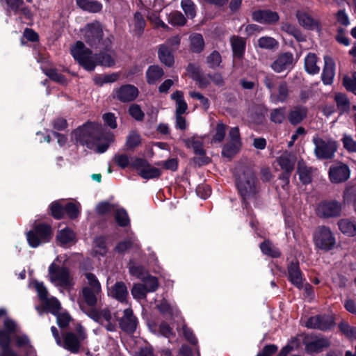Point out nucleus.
Listing matches in <instances>:
<instances>
[{
  "label": "nucleus",
  "mask_w": 356,
  "mask_h": 356,
  "mask_svg": "<svg viewBox=\"0 0 356 356\" xmlns=\"http://www.w3.org/2000/svg\"><path fill=\"white\" fill-rule=\"evenodd\" d=\"M188 147L192 148L194 152L198 155H204L203 138L199 136H193L185 140Z\"/></svg>",
  "instance_id": "nucleus-39"
},
{
  "label": "nucleus",
  "mask_w": 356,
  "mask_h": 356,
  "mask_svg": "<svg viewBox=\"0 0 356 356\" xmlns=\"http://www.w3.org/2000/svg\"><path fill=\"white\" fill-rule=\"evenodd\" d=\"M191 49L195 52H200L204 47V42L201 34L195 33L190 37Z\"/></svg>",
  "instance_id": "nucleus-49"
},
{
  "label": "nucleus",
  "mask_w": 356,
  "mask_h": 356,
  "mask_svg": "<svg viewBox=\"0 0 356 356\" xmlns=\"http://www.w3.org/2000/svg\"><path fill=\"white\" fill-rule=\"evenodd\" d=\"M11 334L6 332L4 330H0V346L2 349V353L0 356H17L10 347Z\"/></svg>",
  "instance_id": "nucleus-24"
},
{
  "label": "nucleus",
  "mask_w": 356,
  "mask_h": 356,
  "mask_svg": "<svg viewBox=\"0 0 356 356\" xmlns=\"http://www.w3.org/2000/svg\"><path fill=\"white\" fill-rule=\"evenodd\" d=\"M241 147L239 129L237 127H232L229 131L228 141L222 147V155L231 159L239 152Z\"/></svg>",
  "instance_id": "nucleus-10"
},
{
  "label": "nucleus",
  "mask_w": 356,
  "mask_h": 356,
  "mask_svg": "<svg viewBox=\"0 0 356 356\" xmlns=\"http://www.w3.org/2000/svg\"><path fill=\"white\" fill-rule=\"evenodd\" d=\"M138 95V90L132 85H124L114 90V97L123 102L134 100Z\"/></svg>",
  "instance_id": "nucleus-15"
},
{
  "label": "nucleus",
  "mask_w": 356,
  "mask_h": 356,
  "mask_svg": "<svg viewBox=\"0 0 356 356\" xmlns=\"http://www.w3.org/2000/svg\"><path fill=\"white\" fill-rule=\"evenodd\" d=\"M167 20L169 24L175 26H183L186 23V19L179 11H172L167 16Z\"/></svg>",
  "instance_id": "nucleus-41"
},
{
  "label": "nucleus",
  "mask_w": 356,
  "mask_h": 356,
  "mask_svg": "<svg viewBox=\"0 0 356 356\" xmlns=\"http://www.w3.org/2000/svg\"><path fill=\"white\" fill-rule=\"evenodd\" d=\"M72 138L76 143L86 145L97 153L105 152L114 140L112 133H103L101 124L91 122L76 129L72 133Z\"/></svg>",
  "instance_id": "nucleus-1"
},
{
  "label": "nucleus",
  "mask_w": 356,
  "mask_h": 356,
  "mask_svg": "<svg viewBox=\"0 0 356 356\" xmlns=\"http://www.w3.org/2000/svg\"><path fill=\"white\" fill-rule=\"evenodd\" d=\"M254 21L261 24H274L278 22L280 17L276 12L270 10H258L252 13Z\"/></svg>",
  "instance_id": "nucleus-20"
},
{
  "label": "nucleus",
  "mask_w": 356,
  "mask_h": 356,
  "mask_svg": "<svg viewBox=\"0 0 356 356\" xmlns=\"http://www.w3.org/2000/svg\"><path fill=\"white\" fill-rule=\"evenodd\" d=\"M289 95L288 85L286 82H281L277 88V91H274L270 94V99L275 103H282L287 100Z\"/></svg>",
  "instance_id": "nucleus-26"
},
{
  "label": "nucleus",
  "mask_w": 356,
  "mask_h": 356,
  "mask_svg": "<svg viewBox=\"0 0 356 356\" xmlns=\"http://www.w3.org/2000/svg\"><path fill=\"white\" fill-rule=\"evenodd\" d=\"M88 316L99 323L108 332H114L117 328V316L113 315L108 308L92 309L86 313Z\"/></svg>",
  "instance_id": "nucleus-5"
},
{
  "label": "nucleus",
  "mask_w": 356,
  "mask_h": 356,
  "mask_svg": "<svg viewBox=\"0 0 356 356\" xmlns=\"http://www.w3.org/2000/svg\"><path fill=\"white\" fill-rule=\"evenodd\" d=\"M118 74L112 73L109 74H102L95 76L94 81L97 85L102 86L105 83H113L117 81Z\"/></svg>",
  "instance_id": "nucleus-51"
},
{
  "label": "nucleus",
  "mask_w": 356,
  "mask_h": 356,
  "mask_svg": "<svg viewBox=\"0 0 356 356\" xmlns=\"http://www.w3.org/2000/svg\"><path fill=\"white\" fill-rule=\"evenodd\" d=\"M334 99L336 101L338 108L341 112L346 111L350 108V102L344 94H337L335 95Z\"/></svg>",
  "instance_id": "nucleus-53"
},
{
  "label": "nucleus",
  "mask_w": 356,
  "mask_h": 356,
  "mask_svg": "<svg viewBox=\"0 0 356 356\" xmlns=\"http://www.w3.org/2000/svg\"><path fill=\"white\" fill-rule=\"evenodd\" d=\"M51 238V229L50 226L47 225L40 224L34 229L30 230L26 233L28 243L33 248L48 243Z\"/></svg>",
  "instance_id": "nucleus-6"
},
{
  "label": "nucleus",
  "mask_w": 356,
  "mask_h": 356,
  "mask_svg": "<svg viewBox=\"0 0 356 356\" xmlns=\"http://www.w3.org/2000/svg\"><path fill=\"white\" fill-rule=\"evenodd\" d=\"M171 98L176 102V114L184 113L187 108L188 105L184 99V94L180 90H176L171 95Z\"/></svg>",
  "instance_id": "nucleus-38"
},
{
  "label": "nucleus",
  "mask_w": 356,
  "mask_h": 356,
  "mask_svg": "<svg viewBox=\"0 0 356 356\" xmlns=\"http://www.w3.org/2000/svg\"><path fill=\"white\" fill-rule=\"evenodd\" d=\"M307 109L302 106L294 107L289 114V120L291 124L296 125L300 123L306 117Z\"/></svg>",
  "instance_id": "nucleus-30"
},
{
  "label": "nucleus",
  "mask_w": 356,
  "mask_h": 356,
  "mask_svg": "<svg viewBox=\"0 0 356 356\" xmlns=\"http://www.w3.org/2000/svg\"><path fill=\"white\" fill-rule=\"evenodd\" d=\"M115 219L117 223L121 227H125L129 224L128 214L124 209H116Z\"/></svg>",
  "instance_id": "nucleus-52"
},
{
  "label": "nucleus",
  "mask_w": 356,
  "mask_h": 356,
  "mask_svg": "<svg viewBox=\"0 0 356 356\" xmlns=\"http://www.w3.org/2000/svg\"><path fill=\"white\" fill-rule=\"evenodd\" d=\"M140 143V137L138 134L131 131L127 136L126 145L127 148L132 149L138 146Z\"/></svg>",
  "instance_id": "nucleus-62"
},
{
  "label": "nucleus",
  "mask_w": 356,
  "mask_h": 356,
  "mask_svg": "<svg viewBox=\"0 0 356 356\" xmlns=\"http://www.w3.org/2000/svg\"><path fill=\"white\" fill-rule=\"evenodd\" d=\"M181 7L188 18L193 19L196 15V6L192 0H181Z\"/></svg>",
  "instance_id": "nucleus-46"
},
{
  "label": "nucleus",
  "mask_w": 356,
  "mask_h": 356,
  "mask_svg": "<svg viewBox=\"0 0 356 356\" xmlns=\"http://www.w3.org/2000/svg\"><path fill=\"white\" fill-rule=\"evenodd\" d=\"M296 159L293 155L284 152L277 159V163L282 170L290 173L294 168Z\"/></svg>",
  "instance_id": "nucleus-29"
},
{
  "label": "nucleus",
  "mask_w": 356,
  "mask_h": 356,
  "mask_svg": "<svg viewBox=\"0 0 356 356\" xmlns=\"http://www.w3.org/2000/svg\"><path fill=\"white\" fill-rule=\"evenodd\" d=\"M329 346L330 342L328 339L325 338H316L306 344V350L309 353H318Z\"/></svg>",
  "instance_id": "nucleus-34"
},
{
  "label": "nucleus",
  "mask_w": 356,
  "mask_h": 356,
  "mask_svg": "<svg viewBox=\"0 0 356 356\" xmlns=\"http://www.w3.org/2000/svg\"><path fill=\"white\" fill-rule=\"evenodd\" d=\"M231 44L234 56L241 57L245 51V42L244 39L238 37H232Z\"/></svg>",
  "instance_id": "nucleus-42"
},
{
  "label": "nucleus",
  "mask_w": 356,
  "mask_h": 356,
  "mask_svg": "<svg viewBox=\"0 0 356 356\" xmlns=\"http://www.w3.org/2000/svg\"><path fill=\"white\" fill-rule=\"evenodd\" d=\"M314 242L318 249L327 251L334 247L336 239L329 227L321 226L316 229L314 234Z\"/></svg>",
  "instance_id": "nucleus-8"
},
{
  "label": "nucleus",
  "mask_w": 356,
  "mask_h": 356,
  "mask_svg": "<svg viewBox=\"0 0 356 356\" xmlns=\"http://www.w3.org/2000/svg\"><path fill=\"white\" fill-rule=\"evenodd\" d=\"M56 240L62 246L71 245L76 242V234L72 229L66 227L58 232Z\"/></svg>",
  "instance_id": "nucleus-25"
},
{
  "label": "nucleus",
  "mask_w": 356,
  "mask_h": 356,
  "mask_svg": "<svg viewBox=\"0 0 356 356\" xmlns=\"http://www.w3.org/2000/svg\"><path fill=\"white\" fill-rule=\"evenodd\" d=\"M73 58L88 71H92L97 64L111 67L115 64L114 58L108 54H93L81 41H77L71 48Z\"/></svg>",
  "instance_id": "nucleus-2"
},
{
  "label": "nucleus",
  "mask_w": 356,
  "mask_h": 356,
  "mask_svg": "<svg viewBox=\"0 0 356 356\" xmlns=\"http://www.w3.org/2000/svg\"><path fill=\"white\" fill-rule=\"evenodd\" d=\"M164 74L163 69L158 65L149 66L146 72L147 81L149 84H154Z\"/></svg>",
  "instance_id": "nucleus-36"
},
{
  "label": "nucleus",
  "mask_w": 356,
  "mask_h": 356,
  "mask_svg": "<svg viewBox=\"0 0 356 356\" xmlns=\"http://www.w3.org/2000/svg\"><path fill=\"white\" fill-rule=\"evenodd\" d=\"M146 26V22L143 15L136 12L129 24V32L134 36L140 37Z\"/></svg>",
  "instance_id": "nucleus-18"
},
{
  "label": "nucleus",
  "mask_w": 356,
  "mask_h": 356,
  "mask_svg": "<svg viewBox=\"0 0 356 356\" xmlns=\"http://www.w3.org/2000/svg\"><path fill=\"white\" fill-rule=\"evenodd\" d=\"M312 141L315 145L314 154L318 159H332L337 151V143L330 139L323 140L316 136L313 138Z\"/></svg>",
  "instance_id": "nucleus-7"
},
{
  "label": "nucleus",
  "mask_w": 356,
  "mask_h": 356,
  "mask_svg": "<svg viewBox=\"0 0 356 356\" xmlns=\"http://www.w3.org/2000/svg\"><path fill=\"white\" fill-rule=\"evenodd\" d=\"M207 63L209 67L216 68L219 66L221 63L220 54L216 51H213L207 58Z\"/></svg>",
  "instance_id": "nucleus-61"
},
{
  "label": "nucleus",
  "mask_w": 356,
  "mask_h": 356,
  "mask_svg": "<svg viewBox=\"0 0 356 356\" xmlns=\"http://www.w3.org/2000/svg\"><path fill=\"white\" fill-rule=\"evenodd\" d=\"M350 171L346 164L339 163L330 166L329 178L332 183L338 184L346 181L350 177Z\"/></svg>",
  "instance_id": "nucleus-13"
},
{
  "label": "nucleus",
  "mask_w": 356,
  "mask_h": 356,
  "mask_svg": "<svg viewBox=\"0 0 356 356\" xmlns=\"http://www.w3.org/2000/svg\"><path fill=\"white\" fill-rule=\"evenodd\" d=\"M80 343L81 341L74 333L67 332L64 337V341L61 346L72 353H76L79 350Z\"/></svg>",
  "instance_id": "nucleus-27"
},
{
  "label": "nucleus",
  "mask_w": 356,
  "mask_h": 356,
  "mask_svg": "<svg viewBox=\"0 0 356 356\" xmlns=\"http://www.w3.org/2000/svg\"><path fill=\"white\" fill-rule=\"evenodd\" d=\"M338 227L340 231L348 236L356 235V221L350 219H341L338 222Z\"/></svg>",
  "instance_id": "nucleus-31"
},
{
  "label": "nucleus",
  "mask_w": 356,
  "mask_h": 356,
  "mask_svg": "<svg viewBox=\"0 0 356 356\" xmlns=\"http://www.w3.org/2000/svg\"><path fill=\"white\" fill-rule=\"evenodd\" d=\"M147 18L155 28L168 29V25L161 19L159 14L156 11L148 12Z\"/></svg>",
  "instance_id": "nucleus-50"
},
{
  "label": "nucleus",
  "mask_w": 356,
  "mask_h": 356,
  "mask_svg": "<svg viewBox=\"0 0 356 356\" xmlns=\"http://www.w3.org/2000/svg\"><path fill=\"white\" fill-rule=\"evenodd\" d=\"M81 293L84 302L88 305L93 307L97 305L98 297L102 291L95 292V289L90 287H83Z\"/></svg>",
  "instance_id": "nucleus-35"
},
{
  "label": "nucleus",
  "mask_w": 356,
  "mask_h": 356,
  "mask_svg": "<svg viewBox=\"0 0 356 356\" xmlns=\"http://www.w3.org/2000/svg\"><path fill=\"white\" fill-rule=\"evenodd\" d=\"M131 293L134 299L141 300L146 298L147 293L149 292L143 284H134Z\"/></svg>",
  "instance_id": "nucleus-48"
},
{
  "label": "nucleus",
  "mask_w": 356,
  "mask_h": 356,
  "mask_svg": "<svg viewBox=\"0 0 356 356\" xmlns=\"http://www.w3.org/2000/svg\"><path fill=\"white\" fill-rule=\"evenodd\" d=\"M77 6L89 13H98L102 9V4L95 0H76Z\"/></svg>",
  "instance_id": "nucleus-32"
},
{
  "label": "nucleus",
  "mask_w": 356,
  "mask_h": 356,
  "mask_svg": "<svg viewBox=\"0 0 356 356\" xmlns=\"http://www.w3.org/2000/svg\"><path fill=\"white\" fill-rule=\"evenodd\" d=\"M84 276L86 282L83 287H90L92 289H95V292L102 291L101 283L95 275L90 272H86L84 273Z\"/></svg>",
  "instance_id": "nucleus-43"
},
{
  "label": "nucleus",
  "mask_w": 356,
  "mask_h": 356,
  "mask_svg": "<svg viewBox=\"0 0 356 356\" xmlns=\"http://www.w3.org/2000/svg\"><path fill=\"white\" fill-rule=\"evenodd\" d=\"M305 325L312 329L327 330L334 325V321L329 316H316L309 318Z\"/></svg>",
  "instance_id": "nucleus-14"
},
{
  "label": "nucleus",
  "mask_w": 356,
  "mask_h": 356,
  "mask_svg": "<svg viewBox=\"0 0 356 356\" xmlns=\"http://www.w3.org/2000/svg\"><path fill=\"white\" fill-rule=\"evenodd\" d=\"M342 142L343 147L349 152H356V141L348 134H343Z\"/></svg>",
  "instance_id": "nucleus-59"
},
{
  "label": "nucleus",
  "mask_w": 356,
  "mask_h": 356,
  "mask_svg": "<svg viewBox=\"0 0 356 356\" xmlns=\"http://www.w3.org/2000/svg\"><path fill=\"white\" fill-rule=\"evenodd\" d=\"M132 167L136 170L142 178L145 179L157 178L161 174L160 169L151 165L146 160L142 159L134 158Z\"/></svg>",
  "instance_id": "nucleus-11"
},
{
  "label": "nucleus",
  "mask_w": 356,
  "mask_h": 356,
  "mask_svg": "<svg viewBox=\"0 0 356 356\" xmlns=\"http://www.w3.org/2000/svg\"><path fill=\"white\" fill-rule=\"evenodd\" d=\"M286 108L280 107L274 108L270 111V119L275 124H281L286 118Z\"/></svg>",
  "instance_id": "nucleus-45"
},
{
  "label": "nucleus",
  "mask_w": 356,
  "mask_h": 356,
  "mask_svg": "<svg viewBox=\"0 0 356 356\" xmlns=\"http://www.w3.org/2000/svg\"><path fill=\"white\" fill-rule=\"evenodd\" d=\"M277 44V41L271 37H261L258 40V45L263 49H272Z\"/></svg>",
  "instance_id": "nucleus-63"
},
{
  "label": "nucleus",
  "mask_w": 356,
  "mask_h": 356,
  "mask_svg": "<svg viewBox=\"0 0 356 356\" xmlns=\"http://www.w3.org/2000/svg\"><path fill=\"white\" fill-rule=\"evenodd\" d=\"M110 278L106 282V290L108 296L115 299L120 302L127 303L129 292L126 284L122 282H117L113 285L109 286Z\"/></svg>",
  "instance_id": "nucleus-12"
},
{
  "label": "nucleus",
  "mask_w": 356,
  "mask_h": 356,
  "mask_svg": "<svg viewBox=\"0 0 356 356\" xmlns=\"http://www.w3.org/2000/svg\"><path fill=\"white\" fill-rule=\"evenodd\" d=\"M316 211L318 214L321 216L326 218L334 217L340 214L341 206L337 202H325L318 206Z\"/></svg>",
  "instance_id": "nucleus-17"
},
{
  "label": "nucleus",
  "mask_w": 356,
  "mask_h": 356,
  "mask_svg": "<svg viewBox=\"0 0 356 356\" xmlns=\"http://www.w3.org/2000/svg\"><path fill=\"white\" fill-rule=\"evenodd\" d=\"M282 29L294 36L298 40L300 41L303 40V37L301 33L293 25L289 23H283L282 24Z\"/></svg>",
  "instance_id": "nucleus-58"
},
{
  "label": "nucleus",
  "mask_w": 356,
  "mask_h": 356,
  "mask_svg": "<svg viewBox=\"0 0 356 356\" xmlns=\"http://www.w3.org/2000/svg\"><path fill=\"white\" fill-rule=\"evenodd\" d=\"M341 331L349 339L356 340V327H351L346 323L339 325Z\"/></svg>",
  "instance_id": "nucleus-60"
},
{
  "label": "nucleus",
  "mask_w": 356,
  "mask_h": 356,
  "mask_svg": "<svg viewBox=\"0 0 356 356\" xmlns=\"http://www.w3.org/2000/svg\"><path fill=\"white\" fill-rule=\"evenodd\" d=\"M226 134V125L222 122H218L213 129V134L211 138L212 143H221Z\"/></svg>",
  "instance_id": "nucleus-44"
},
{
  "label": "nucleus",
  "mask_w": 356,
  "mask_h": 356,
  "mask_svg": "<svg viewBox=\"0 0 356 356\" xmlns=\"http://www.w3.org/2000/svg\"><path fill=\"white\" fill-rule=\"evenodd\" d=\"M172 51L165 44H161L158 50V56L160 61L168 67H171L175 62Z\"/></svg>",
  "instance_id": "nucleus-28"
},
{
  "label": "nucleus",
  "mask_w": 356,
  "mask_h": 356,
  "mask_svg": "<svg viewBox=\"0 0 356 356\" xmlns=\"http://www.w3.org/2000/svg\"><path fill=\"white\" fill-rule=\"evenodd\" d=\"M114 161L119 167L121 168H125L129 165L132 166V162L134 161V159L130 160L129 157L127 154H122L115 155Z\"/></svg>",
  "instance_id": "nucleus-57"
},
{
  "label": "nucleus",
  "mask_w": 356,
  "mask_h": 356,
  "mask_svg": "<svg viewBox=\"0 0 356 356\" xmlns=\"http://www.w3.org/2000/svg\"><path fill=\"white\" fill-rule=\"evenodd\" d=\"M297 171L299 179L303 184H307L311 182L312 175L311 168H308L304 163L299 161Z\"/></svg>",
  "instance_id": "nucleus-40"
},
{
  "label": "nucleus",
  "mask_w": 356,
  "mask_h": 356,
  "mask_svg": "<svg viewBox=\"0 0 356 356\" xmlns=\"http://www.w3.org/2000/svg\"><path fill=\"white\" fill-rule=\"evenodd\" d=\"M236 186L245 204L253 201L259 191L257 180L250 169H245L237 175Z\"/></svg>",
  "instance_id": "nucleus-4"
},
{
  "label": "nucleus",
  "mask_w": 356,
  "mask_h": 356,
  "mask_svg": "<svg viewBox=\"0 0 356 356\" xmlns=\"http://www.w3.org/2000/svg\"><path fill=\"white\" fill-rule=\"evenodd\" d=\"M262 252L272 257H279L280 256V250L269 241H265L260 245Z\"/></svg>",
  "instance_id": "nucleus-47"
},
{
  "label": "nucleus",
  "mask_w": 356,
  "mask_h": 356,
  "mask_svg": "<svg viewBox=\"0 0 356 356\" xmlns=\"http://www.w3.org/2000/svg\"><path fill=\"white\" fill-rule=\"evenodd\" d=\"M16 347L22 349L26 356H37L35 348L31 343L30 339L25 334H15L13 337Z\"/></svg>",
  "instance_id": "nucleus-19"
},
{
  "label": "nucleus",
  "mask_w": 356,
  "mask_h": 356,
  "mask_svg": "<svg viewBox=\"0 0 356 356\" xmlns=\"http://www.w3.org/2000/svg\"><path fill=\"white\" fill-rule=\"evenodd\" d=\"M335 75V63L328 56H324V67L321 74L322 81L325 85H330Z\"/></svg>",
  "instance_id": "nucleus-21"
},
{
  "label": "nucleus",
  "mask_w": 356,
  "mask_h": 356,
  "mask_svg": "<svg viewBox=\"0 0 356 356\" xmlns=\"http://www.w3.org/2000/svg\"><path fill=\"white\" fill-rule=\"evenodd\" d=\"M293 63V55L290 53H284L273 62L271 68L277 73H280L292 68Z\"/></svg>",
  "instance_id": "nucleus-16"
},
{
  "label": "nucleus",
  "mask_w": 356,
  "mask_h": 356,
  "mask_svg": "<svg viewBox=\"0 0 356 356\" xmlns=\"http://www.w3.org/2000/svg\"><path fill=\"white\" fill-rule=\"evenodd\" d=\"M81 38L90 47H97L103 36V29L99 22H93L86 24L80 30Z\"/></svg>",
  "instance_id": "nucleus-9"
},
{
  "label": "nucleus",
  "mask_w": 356,
  "mask_h": 356,
  "mask_svg": "<svg viewBox=\"0 0 356 356\" xmlns=\"http://www.w3.org/2000/svg\"><path fill=\"white\" fill-rule=\"evenodd\" d=\"M288 273L289 280L293 285L299 289L302 287L303 279L298 263H291L288 266Z\"/></svg>",
  "instance_id": "nucleus-23"
},
{
  "label": "nucleus",
  "mask_w": 356,
  "mask_h": 356,
  "mask_svg": "<svg viewBox=\"0 0 356 356\" xmlns=\"http://www.w3.org/2000/svg\"><path fill=\"white\" fill-rule=\"evenodd\" d=\"M59 261L60 259L57 257L49 266V280L61 293L64 291L70 292L75 284L74 278L67 267L60 266Z\"/></svg>",
  "instance_id": "nucleus-3"
},
{
  "label": "nucleus",
  "mask_w": 356,
  "mask_h": 356,
  "mask_svg": "<svg viewBox=\"0 0 356 356\" xmlns=\"http://www.w3.org/2000/svg\"><path fill=\"white\" fill-rule=\"evenodd\" d=\"M47 309L54 315H57L61 308L60 302L54 297L48 298L44 302Z\"/></svg>",
  "instance_id": "nucleus-56"
},
{
  "label": "nucleus",
  "mask_w": 356,
  "mask_h": 356,
  "mask_svg": "<svg viewBox=\"0 0 356 356\" xmlns=\"http://www.w3.org/2000/svg\"><path fill=\"white\" fill-rule=\"evenodd\" d=\"M158 310L163 314L174 315L177 312L175 307L170 305L166 300H163L156 305Z\"/></svg>",
  "instance_id": "nucleus-55"
},
{
  "label": "nucleus",
  "mask_w": 356,
  "mask_h": 356,
  "mask_svg": "<svg viewBox=\"0 0 356 356\" xmlns=\"http://www.w3.org/2000/svg\"><path fill=\"white\" fill-rule=\"evenodd\" d=\"M296 17L298 21L302 26L307 29H318V24L311 16L308 14L298 11L297 12Z\"/></svg>",
  "instance_id": "nucleus-33"
},
{
  "label": "nucleus",
  "mask_w": 356,
  "mask_h": 356,
  "mask_svg": "<svg viewBox=\"0 0 356 356\" xmlns=\"http://www.w3.org/2000/svg\"><path fill=\"white\" fill-rule=\"evenodd\" d=\"M305 69L311 74H318L320 67L317 65V57L314 53H309L305 58Z\"/></svg>",
  "instance_id": "nucleus-37"
},
{
  "label": "nucleus",
  "mask_w": 356,
  "mask_h": 356,
  "mask_svg": "<svg viewBox=\"0 0 356 356\" xmlns=\"http://www.w3.org/2000/svg\"><path fill=\"white\" fill-rule=\"evenodd\" d=\"M144 286L149 293L155 291L159 286L158 280L155 277L147 275L142 279Z\"/></svg>",
  "instance_id": "nucleus-54"
},
{
  "label": "nucleus",
  "mask_w": 356,
  "mask_h": 356,
  "mask_svg": "<svg viewBox=\"0 0 356 356\" xmlns=\"http://www.w3.org/2000/svg\"><path fill=\"white\" fill-rule=\"evenodd\" d=\"M120 327L127 332H134L137 326V319L133 314V311L131 308L126 309L124 311V314L120 321Z\"/></svg>",
  "instance_id": "nucleus-22"
},
{
  "label": "nucleus",
  "mask_w": 356,
  "mask_h": 356,
  "mask_svg": "<svg viewBox=\"0 0 356 356\" xmlns=\"http://www.w3.org/2000/svg\"><path fill=\"white\" fill-rule=\"evenodd\" d=\"M343 86L349 90L354 92L356 90V75L353 74L351 76H346L343 77Z\"/></svg>",
  "instance_id": "nucleus-64"
}]
</instances>
